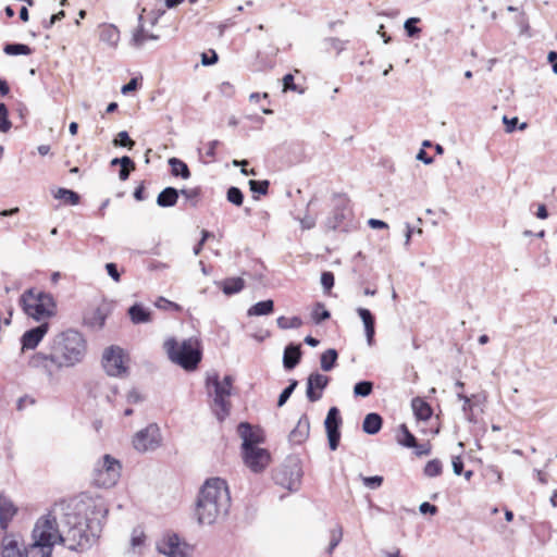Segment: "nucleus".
Segmentation results:
<instances>
[{"label": "nucleus", "mask_w": 557, "mask_h": 557, "mask_svg": "<svg viewBox=\"0 0 557 557\" xmlns=\"http://www.w3.org/2000/svg\"><path fill=\"white\" fill-rule=\"evenodd\" d=\"M368 225L371 227V228H375V230H379V228H387L388 225L386 222L382 221V220H377V219H370L368 221Z\"/></svg>", "instance_id": "nucleus-63"}, {"label": "nucleus", "mask_w": 557, "mask_h": 557, "mask_svg": "<svg viewBox=\"0 0 557 557\" xmlns=\"http://www.w3.org/2000/svg\"><path fill=\"white\" fill-rule=\"evenodd\" d=\"M65 17V12L61 10L60 12L50 16L48 21H44L42 26L46 29L51 28L57 22L63 20Z\"/></svg>", "instance_id": "nucleus-53"}, {"label": "nucleus", "mask_w": 557, "mask_h": 557, "mask_svg": "<svg viewBox=\"0 0 557 557\" xmlns=\"http://www.w3.org/2000/svg\"><path fill=\"white\" fill-rule=\"evenodd\" d=\"M309 432H310L309 418L306 414H302L299 418L296 426L290 431V433L288 435L289 442L292 444L299 445L308 438Z\"/></svg>", "instance_id": "nucleus-19"}, {"label": "nucleus", "mask_w": 557, "mask_h": 557, "mask_svg": "<svg viewBox=\"0 0 557 557\" xmlns=\"http://www.w3.org/2000/svg\"><path fill=\"white\" fill-rule=\"evenodd\" d=\"M342 535H343L342 529H337V530L334 529L331 531V540H330L329 547L326 548L327 555H332L334 549L338 546V544L342 541Z\"/></svg>", "instance_id": "nucleus-48"}, {"label": "nucleus", "mask_w": 557, "mask_h": 557, "mask_svg": "<svg viewBox=\"0 0 557 557\" xmlns=\"http://www.w3.org/2000/svg\"><path fill=\"white\" fill-rule=\"evenodd\" d=\"M503 122L506 125V132L507 133H512L516 129V127H517L518 117L509 119L506 115H504Z\"/></svg>", "instance_id": "nucleus-60"}, {"label": "nucleus", "mask_w": 557, "mask_h": 557, "mask_svg": "<svg viewBox=\"0 0 557 557\" xmlns=\"http://www.w3.org/2000/svg\"><path fill=\"white\" fill-rule=\"evenodd\" d=\"M411 407L418 420L426 421L433 413L431 406L420 397L411 400Z\"/></svg>", "instance_id": "nucleus-28"}, {"label": "nucleus", "mask_w": 557, "mask_h": 557, "mask_svg": "<svg viewBox=\"0 0 557 557\" xmlns=\"http://www.w3.org/2000/svg\"><path fill=\"white\" fill-rule=\"evenodd\" d=\"M171 168V174L176 177H182L183 180H188L191 175L190 170L186 162L178 158H170L168 161Z\"/></svg>", "instance_id": "nucleus-29"}, {"label": "nucleus", "mask_w": 557, "mask_h": 557, "mask_svg": "<svg viewBox=\"0 0 557 557\" xmlns=\"http://www.w3.org/2000/svg\"><path fill=\"white\" fill-rule=\"evenodd\" d=\"M231 496L227 484L220 478L208 479L199 491L196 517L199 524L211 525L227 515Z\"/></svg>", "instance_id": "nucleus-3"}, {"label": "nucleus", "mask_w": 557, "mask_h": 557, "mask_svg": "<svg viewBox=\"0 0 557 557\" xmlns=\"http://www.w3.org/2000/svg\"><path fill=\"white\" fill-rule=\"evenodd\" d=\"M325 42L330 46V48L337 50L341 52L345 48V42L338 38H327Z\"/></svg>", "instance_id": "nucleus-58"}, {"label": "nucleus", "mask_w": 557, "mask_h": 557, "mask_svg": "<svg viewBox=\"0 0 557 557\" xmlns=\"http://www.w3.org/2000/svg\"><path fill=\"white\" fill-rule=\"evenodd\" d=\"M215 284L222 289V292L232 296L242 292L245 287V281L242 277H228L221 282H215Z\"/></svg>", "instance_id": "nucleus-25"}, {"label": "nucleus", "mask_w": 557, "mask_h": 557, "mask_svg": "<svg viewBox=\"0 0 557 557\" xmlns=\"http://www.w3.org/2000/svg\"><path fill=\"white\" fill-rule=\"evenodd\" d=\"M400 431L403 433V437L399 440V443L405 447H414L417 438L416 436L408 430L406 424L400 425Z\"/></svg>", "instance_id": "nucleus-45"}, {"label": "nucleus", "mask_w": 557, "mask_h": 557, "mask_svg": "<svg viewBox=\"0 0 557 557\" xmlns=\"http://www.w3.org/2000/svg\"><path fill=\"white\" fill-rule=\"evenodd\" d=\"M122 466L117 459L111 455H104L94 468V482L99 487H112L121 476Z\"/></svg>", "instance_id": "nucleus-6"}, {"label": "nucleus", "mask_w": 557, "mask_h": 557, "mask_svg": "<svg viewBox=\"0 0 557 557\" xmlns=\"http://www.w3.org/2000/svg\"><path fill=\"white\" fill-rule=\"evenodd\" d=\"M49 349L48 354H34L29 358L28 364L52 375L57 370L81 363L87 351V343L78 331L66 330L53 337Z\"/></svg>", "instance_id": "nucleus-2"}, {"label": "nucleus", "mask_w": 557, "mask_h": 557, "mask_svg": "<svg viewBox=\"0 0 557 557\" xmlns=\"http://www.w3.org/2000/svg\"><path fill=\"white\" fill-rule=\"evenodd\" d=\"M141 400H143V397L136 389H132L128 392L127 401L129 404L140 403Z\"/></svg>", "instance_id": "nucleus-62"}, {"label": "nucleus", "mask_w": 557, "mask_h": 557, "mask_svg": "<svg viewBox=\"0 0 557 557\" xmlns=\"http://www.w3.org/2000/svg\"><path fill=\"white\" fill-rule=\"evenodd\" d=\"M301 345L289 343L285 346L283 354V367L286 371L295 369L301 360Z\"/></svg>", "instance_id": "nucleus-18"}, {"label": "nucleus", "mask_w": 557, "mask_h": 557, "mask_svg": "<svg viewBox=\"0 0 557 557\" xmlns=\"http://www.w3.org/2000/svg\"><path fill=\"white\" fill-rule=\"evenodd\" d=\"M210 55H208L207 53H202L201 54V63L202 65L205 66H209V65H213L218 62V54L214 50H210Z\"/></svg>", "instance_id": "nucleus-54"}, {"label": "nucleus", "mask_w": 557, "mask_h": 557, "mask_svg": "<svg viewBox=\"0 0 557 557\" xmlns=\"http://www.w3.org/2000/svg\"><path fill=\"white\" fill-rule=\"evenodd\" d=\"M21 304L24 312L36 321H42L55 314L57 305L52 295L37 292L35 288L23 293Z\"/></svg>", "instance_id": "nucleus-5"}, {"label": "nucleus", "mask_w": 557, "mask_h": 557, "mask_svg": "<svg viewBox=\"0 0 557 557\" xmlns=\"http://www.w3.org/2000/svg\"><path fill=\"white\" fill-rule=\"evenodd\" d=\"M274 311V301L272 299L262 300L252 305L248 311V317L269 315Z\"/></svg>", "instance_id": "nucleus-30"}, {"label": "nucleus", "mask_w": 557, "mask_h": 557, "mask_svg": "<svg viewBox=\"0 0 557 557\" xmlns=\"http://www.w3.org/2000/svg\"><path fill=\"white\" fill-rule=\"evenodd\" d=\"M17 508L13 502L3 494H0V528L7 530L9 523L16 515Z\"/></svg>", "instance_id": "nucleus-20"}, {"label": "nucleus", "mask_w": 557, "mask_h": 557, "mask_svg": "<svg viewBox=\"0 0 557 557\" xmlns=\"http://www.w3.org/2000/svg\"><path fill=\"white\" fill-rule=\"evenodd\" d=\"M162 443L159 426L156 423L139 430L133 437V446L139 453L156 450Z\"/></svg>", "instance_id": "nucleus-8"}, {"label": "nucleus", "mask_w": 557, "mask_h": 557, "mask_svg": "<svg viewBox=\"0 0 557 557\" xmlns=\"http://www.w3.org/2000/svg\"><path fill=\"white\" fill-rule=\"evenodd\" d=\"M453 471L456 475H461L463 472V460L460 456L453 457L451 460Z\"/></svg>", "instance_id": "nucleus-55"}, {"label": "nucleus", "mask_w": 557, "mask_h": 557, "mask_svg": "<svg viewBox=\"0 0 557 557\" xmlns=\"http://www.w3.org/2000/svg\"><path fill=\"white\" fill-rule=\"evenodd\" d=\"M164 348L171 361L186 371L195 370L201 361V346L197 339L188 338L177 343L170 338L164 343Z\"/></svg>", "instance_id": "nucleus-4"}, {"label": "nucleus", "mask_w": 557, "mask_h": 557, "mask_svg": "<svg viewBox=\"0 0 557 557\" xmlns=\"http://www.w3.org/2000/svg\"><path fill=\"white\" fill-rule=\"evenodd\" d=\"M299 221H300V225H301L302 230H310V228L314 227V225H315V219L310 215H306L305 218L300 219Z\"/></svg>", "instance_id": "nucleus-61"}, {"label": "nucleus", "mask_w": 557, "mask_h": 557, "mask_svg": "<svg viewBox=\"0 0 557 557\" xmlns=\"http://www.w3.org/2000/svg\"><path fill=\"white\" fill-rule=\"evenodd\" d=\"M443 466L441 460L432 459L424 467V474L429 478H435L442 474Z\"/></svg>", "instance_id": "nucleus-38"}, {"label": "nucleus", "mask_w": 557, "mask_h": 557, "mask_svg": "<svg viewBox=\"0 0 557 557\" xmlns=\"http://www.w3.org/2000/svg\"><path fill=\"white\" fill-rule=\"evenodd\" d=\"M146 535L143 530L139 528H135L132 532L131 536V545L133 549H136L137 547H140L145 544Z\"/></svg>", "instance_id": "nucleus-47"}, {"label": "nucleus", "mask_w": 557, "mask_h": 557, "mask_svg": "<svg viewBox=\"0 0 557 557\" xmlns=\"http://www.w3.org/2000/svg\"><path fill=\"white\" fill-rule=\"evenodd\" d=\"M297 385H298V381L297 380L293 379V380L289 381L288 386H286L282 391L280 396H278V399H277V406L278 407H282V406H284L286 404V401L289 399V397L292 396V394L296 389Z\"/></svg>", "instance_id": "nucleus-41"}, {"label": "nucleus", "mask_w": 557, "mask_h": 557, "mask_svg": "<svg viewBox=\"0 0 557 557\" xmlns=\"http://www.w3.org/2000/svg\"><path fill=\"white\" fill-rule=\"evenodd\" d=\"M362 482L367 487H369L371 490H375L382 485L383 476H380V475L362 476Z\"/></svg>", "instance_id": "nucleus-50"}, {"label": "nucleus", "mask_w": 557, "mask_h": 557, "mask_svg": "<svg viewBox=\"0 0 557 557\" xmlns=\"http://www.w3.org/2000/svg\"><path fill=\"white\" fill-rule=\"evenodd\" d=\"M547 61L552 64V70L557 74V51H549L547 54Z\"/></svg>", "instance_id": "nucleus-64"}, {"label": "nucleus", "mask_w": 557, "mask_h": 557, "mask_svg": "<svg viewBox=\"0 0 557 557\" xmlns=\"http://www.w3.org/2000/svg\"><path fill=\"white\" fill-rule=\"evenodd\" d=\"M419 21L418 17H409L405 21L404 28L408 37L414 38L419 36L421 33V28L417 26Z\"/></svg>", "instance_id": "nucleus-40"}, {"label": "nucleus", "mask_w": 557, "mask_h": 557, "mask_svg": "<svg viewBox=\"0 0 557 557\" xmlns=\"http://www.w3.org/2000/svg\"><path fill=\"white\" fill-rule=\"evenodd\" d=\"M373 391L371 381H359L354 386V395L356 397H368Z\"/></svg>", "instance_id": "nucleus-37"}, {"label": "nucleus", "mask_w": 557, "mask_h": 557, "mask_svg": "<svg viewBox=\"0 0 557 557\" xmlns=\"http://www.w3.org/2000/svg\"><path fill=\"white\" fill-rule=\"evenodd\" d=\"M207 385L212 386L214 389L213 403L215 408H218L215 414L220 421H223L230 413V403L226 400V397L231 395V389L221 383L218 374L209 376L207 379Z\"/></svg>", "instance_id": "nucleus-9"}, {"label": "nucleus", "mask_w": 557, "mask_h": 557, "mask_svg": "<svg viewBox=\"0 0 557 557\" xmlns=\"http://www.w3.org/2000/svg\"><path fill=\"white\" fill-rule=\"evenodd\" d=\"M419 510L423 515H426V513L435 515L438 511V509L435 505L428 503V502L422 503L419 507Z\"/></svg>", "instance_id": "nucleus-57"}, {"label": "nucleus", "mask_w": 557, "mask_h": 557, "mask_svg": "<svg viewBox=\"0 0 557 557\" xmlns=\"http://www.w3.org/2000/svg\"><path fill=\"white\" fill-rule=\"evenodd\" d=\"M302 469L299 460L290 459L284 465L281 472L276 475V482L283 487L295 492L301 484Z\"/></svg>", "instance_id": "nucleus-10"}, {"label": "nucleus", "mask_w": 557, "mask_h": 557, "mask_svg": "<svg viewBox=\"0 0 557 557\" xmlns=\"http://www.w3.org/2000/svg\"><path fill=\"white\" fill-rule=\"evenodd\" d=\"M248 184H249L250 190L253 194H259V195L264 196L269 191L270 183L267 180H263V181L250 180Z\"/></svg>", "instance_id": "nucleus-44"}, {"label": "nucleus", "mask_w": 557, "mask_h": 557, "mask_svg": "<svg viewBox=\"0 0 557 557\" xmlns=\"http://www.w3.org/2000/svg\"><path fill=\"white\" fill-rule=\"evenodd\" d=\"M331 317L330 311L325 308L324 304L317 302L311 312V318L315 324H320Z\"/></svg>", "instance_id": "nucleus-35"}, {"label": "nucleus", "mask_w": 557, "mask_h": 557, "mask_svg": "<svg viewBox=\"0 0 557 557\" xmlns=\"http://www.w3.org/2000/svg\"><path fill=\"white\" fill-rule=\"evenodd\" d=\"M226 199L234 206L240 207L244 202V194L240 188L231 186L226 191Z\"/></svg>", "instance_id": "nucleus-39"}, {"label": "nucleus", "mask_w": 557, "mask_h": 557, "mask_svg": "<svg viewBox=\"0 0 557 557\" xmlns=\"http://www.w3.org/2000/svg\"><path fill=\"white\" fill-rule=\"evenodd\" d=\"M49 330V323L42 322L36 327L27 330L21 337L22 349H35Z\"/></svg>", "instance_id": "nucleus-16"}, {"label": "nucleus", "mask_w": 557, "mask_h": 557, "mask_svg": "<svg viewBox=\"0 0 557 557\" xmlns=\"http://www.w3.org/2000/svg\"><path fill=\"white\" fill-rule=\"evenodd\" d=\"M329 384V377L319 372L311 373L307 379L306 396L311 403H315L321 399L322 392Z\"/></svg>", "instance_id": "nucleus-15"}, {"label": "nucleus", "mask_w": 557, "mask_h": 557, "mask_svg": "<svg viewBox=\"0 0 557 557\" xmlns=\"http://www.w3.org/2000/svg\"><path fill=\"white\" fill-rule=\"evenodd\" d=\"M138 78H132L127 84L123 85L121 91L123 95H127L132 91H135L138 88Z\"/></svg>", "instance_id": "nucleus-56"}, {"label": "nucleus", "mask_w": 557, "mask_h": 557, "mask_svg": "<svg viewBox=\"0 0 557 557\" xmlns=\"http://www.w3.org/2000/svg\"><path fill=\"white\" fill-rule=\"evenodd\" d=\"M335 277L330 271H324L321 274V285L325 292H330L334 286Z\"/></svg>", "instance_id": "nucleus-49"}, {"label": "nucleus", "mask_w": 557, "mask_h": 557, "mask_svg": "<svg viewBox=\"0 0 557 557\" xmlns=\"http://www.w3.org/2000/svg\"><path fill=\"white\" fill-rule=\"evenodd\" d=\"M107 515L103 504H95L84 516L64 512V506L55 504L37 519L32 531L33 542L27 546L20 544L18 536L5 535L2 557H51L57 544L75 552L89 549L99 539Z\"/></svg>", "instance_id": "nucleus-1"}, {"label": "nucleus", "mask_w": 557, "mask_h": 557, "mask_svg": "<svg viewBox=\"0 0 557 557\" xmlns=\"http://www.w3.org/2000/svg\"><path fill=\"white\" fill-rule=\"evenodd\" d=\"M180 195L184 196L186 200H190L191 205L194 207L197 206V199L201 195V188L200 187H194V188H183L180 190Z\"/></svg>", "instance_id": "nucleus-46"}, {"label": "nucleus", "mask_w": 557, "mask_h": 557, "mask_svg": "<svg viewBox=\"0 0 557 557\" xmlns=\"http://www.w3.org/2000/svg\"><path fill=\"white\" fill-rule=\"evenodd\" d=\"M106 270H107V273L108 275L114 281V282H120L121 280V274L119 272V269H117V264L116 263H113V262H109L106 264Z\"/></svg>", "instance_id": "nucleus-52"}, {"label": "nucleus", "mask_w": 557, "mask_h": 557, "mask_svg": "<svg viewBox=\"0 0 557 557\" xmlns=\"http://www.w3.org/2000/svg\"><path fill=\"white\" fill-rule=\"evenodd\" d=\"M382 425V417L376 412H370L364 417L362 431L369 435H375L381 431Z\"/></svg>", "instance_id": "nucleus-24"}, {"label": "nucleus", "mask_w": 557, "mask_h": 557, "mask_svg": "<svg viewBox=\"0 0 557 557\" xmlns=\"http://www.w3.org/2000/svg\"><path fill=\"white\" fill-rule=\"evenodd\" d=\"M113 145L117 147H127L132 149L135 141L129 137L126 131H121L113 140Z\"/></svg>", "instance_id": "nucleus-43"}, {"label": "nucleus", "mask_w": 557, "mask_h": 557, "mask_svg": "<svg viewBox=\"0 0 557 557\" xmlns=\"http://www.w3.org/2000/svg\"><path fill=\"white\" fill-rule=\"evenodd\" d=\"M127 355L120 346L112 345L104 349L102 355V366L110 376H123L127 373Z\"/></svg>", "instance_id": "nucleus-7"}, {"label": "nucleus", "mask_w": 557, "mask_h": 557, "mask_svg": "<svg viewBox=\"0 0 557 557\" xmlns=\"http://www.w3.org/2000/svg\"><path fill=\"white\" fill-rule=\"evenodd\" d=\"M127 313L134 324L147 323L151 320L150 311L140 304L131 306Z\"/></svg>", "instance_id": "nucleus-27"}, {"label": "nucleus", "mask_w": 557, "mask_h": 557, "mask_svg": "<svg viewBox=\"0 0 557 557\" xmlns=\"http://www.w3.org/2000/svg\"><path fill=\"white\" fill-rule=\"evenodd\" d=\"M107 313L103 309L97 308L89 315H86L84 321L85 324L91 329L100 330L104 326Z\"/></svg>", "instance_id": "nucleus-32"}, {"label": "nucleus", "mask_w": 557, "mask_h": 557, "mask_svg": "<svg viewBox=\"0 0 557 557\" xmlns=\"http://www.w3.org/2000/svg\"><path fill=\"white\" fill-rule=\"evenodd\" d=\"M53 197L55 199L62 200L64 205L69 206H77L81 201V196L78 193L64 187H59L55 191H53Z\"/></svg>", "instance_id": "nucleus-31"}, {"label": "nucleus", "mask_w": 557, "mask_h": 557, "mask_svg": "<svg viewBox=\"0 0 557 557\" xmlns=\"http://www.w3.org/2000/svg\"><path fill=\"white\" fill-rule=\"evenodd\" d=\"M237 432L243 440L242 451L250 450L258 447L264 442L263 433L260 429H253L248 422H240Z\"/></svg>", "instance_id": "nucleus-13"}, {"label": "nucleus", "mask_w": 557, "mask_h": 557, "mask_svg": "<svg viewBox=\"0 0 557 557\" xmlns=\"http://www.w3.org/2000/svg\"><path fill=\"white\" fill-rule=\"evenodd\" d=\"M244 463L255 473L262 472L270 463L271 456L268 449L256 447L242 451Z\"/></svg>", "instance_id": "nucleus-12"}, {"label": "nucleus", "mask_w": 557, "mask_h": 557, "mask_svg": "<svg viewBox=\"0 0 557 557\" xmlns=\"http://www.w3.org/2000/svg\"><path fill=\"white\" fill-rule=\"evenodd\" d=\"M157 549L160 554L169 557H185V553L181 549V542L177 534H171L158 544Z\"/></svg>", "instance_id": "nucleus-17"}, {"label": "nucleus", "mask_w": 557, "mask_h": 557, "mask_svg": "<svg viewBox=\"0 0 557 557\" xmlns=\"http://www.w3.org/2000/svg\"><path fill=\"white\" fill-rule=\"evenodd\" d=\"M283 85H284V90H294V91L297 90V86L294 83L293 74L288 73L283 77Z\"/></svg>", "instance_id": "nucleus-59"}, {"label": "nucleus", "mask_w": 557, "mask_h": 557, "mask_svg": "<svg viewBox=\"0 0 557 557\" xmlns=\"http://www.w3.org/2000/svg\"><path fill=\"white\" fill-rule=\"evenodd\" d=\"M156 306L159 308V309H162V310H180L181 307L173 302V301H170L163 297H160L157 301H156Z\"/></svg>", "instance_id": "nucleus-51"}, {"label": "nucleus", "mask_w": 557, "mask_h": 557, "mask_svg": "<svg viewBox=\"0 0 557 557\" xmlns=\"http://www.w3.org/2000/svg\"><path fill=\"white\" fill-rule=\"evenodd\" d=\"M12 126L11 121L9 120V110L5 103L0 102V132L7 133L10 131Z\"/></svg>", "instance_id": "nucleus-42"}, {"label": "nucleus", "mask_w": 557, "mask_h": 557, "mask_svg": "<svg viewBox=\"0 0 557 557\" xmlns=\"http://www.w3.org/2000/svg\"><path fill=\"white\" fill-rule=\"evenodd\" d=\"M180 190L174 187H165L157 196V205L161 208L174 207L177 203Z\"/></svg>", "instance_id": "nucleus-23"}, {"label": "nucleus", "mask_w": 557, "mask_h": 557, "mask_svg": "<svg viewBox=\"0 0 557 557\" xmlns=\"http://www.w3.org/2000/svg\"><path fill=\"white\" fill-rule=\"evenodd\" d=\"M100 41L107 44L109 47H116L120 40V30L112 24H103L99 29Z\"/></svg>", "instance_id": "nucleus-21"}, {"label": "nucleus", "mask_w": 557, "mask_h": 557, "mask_svg": "<svg viewBox=\"0 0 557 557\" xmlns=\"http://www.w3.org/2000/svg\"><path fill=\"white\" fill-rule=\"evenodd\" d=\"M357 313L363 322L366 336L369 345H372L375 334V319L369 309L358 308Z\"/></svg>", "instance_id": "nucleus-22"}, {"label": "nucleus", "mask_w": 557, "mask_h": 557, "mask_svg": "<svg viewBox=\"0 0 557 557\" xmlns=\"http://www.w3.org/2000/svg\"><path fill=\"white\" fill-rule=\"evenodd\" d=\"M3 52L8 55H28L32 53L29 46L20 42L5 44Z\"/></svg>", "instance_id": "nucleus-34"}, {"label": "nucleus", "mask_w": 557, "mask_h": 557, "mask_svg": "<svg viewBox=\"0 0 557 557\" xmlns=\"http://www.w3.org/2000/svg\"><path fill=\"white\" fill-rule=\"evenodd\" d=\"M342 422L339 409L337 407H331L324 420V426L331 450H336L338 448Z\"/></svg>", "instance_id": "nucleus-11"}, {"label": "nucleus", "mask_w": 557, "mask_h": 557, "mask_svg": "<svg viewBox=\"0 0 557 557\" xmlns=\"http://www.w3.org/2000/svg\"><path fill=\"white\" fill-rule=\"evenodd\" d=\"M337 358L338 354L336 349L330 348L325 350L320 358L321 369L326 372L333 370L336 364Z\"/></svg>", "instance_id": "nucleus-33"}, {"label": "nucleus", "mask_w": 557, "mask_h": 557, "mask_svg": "<svg viewBox=\"0 0 557 557\" xmlns=\"http://www.w3.org/2000/svg\"><path fill=\"white\" fill-rule=\"evenodd\" d=\"M350 216V209L346 198H338V201L332 212L326 219L325 226L327 230L336 231L344 226V222Z\"/></svg>", "instance_id": "nucleus-14"}, {"label": "nucleus", "mask_w": 557, "mask_h": 557, "mask_svg": "<svg viewBox=\"0 0 557 557\" xmlns=\"http://www.w3.org/2000/svg\"><path fill=\"white\" fill-rule=\"evenodd\" d=\"M276 323L282 330L298 329L302 325V320L299 317L286 318L282 315L277 318Z\"/></svg>", "instance_id": "nucleus-36"}, {"label": "nucleus", "mask_w": 557, "mask_h": 557, "mask_svg": "<svg viewBox=\"0 0 557 557\" xmlns=\"http://www.w3.org/2000/svg\"><path fill=\"white\" fill-rule=\"evenodd\" d=\"M139 25L133 34L132 41L134 46L141 47L147 40H158L159 36L148 32L143 24V14L138 17Z\"/></svg>", "instance_id": "nucleus-26"}]
</instances>
